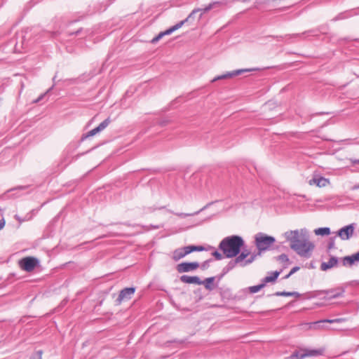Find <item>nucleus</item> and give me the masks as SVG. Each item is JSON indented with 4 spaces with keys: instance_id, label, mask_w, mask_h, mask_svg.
I'll list each match as a JSON object with an SVG mask.
<instances>
[{
    "instance_id": "nucleus-1",
    "label": "nucleus",
    "mask_w": 359,
    "mask_h": 359,
    "mask_svg": "<svg viewBox=\"0 0 359 359\" xmlns=\"http://www.w3.org/2000/svg\"><path fill=\"white\" fill-rule=\"evenodd\" d=\"M284 236L285 239L290 242V248L298 255L306 259L311 257L315 245L310 241L309 232L306 229L287 231Z\"/></svg>"
},
{
    "instance_id": "nucleus-2",
    "label": "nucleus",
    "mask_w": 359,
    "mask_h": 359,
    "mask_svg": "<svg viewBox=\"0 0 359 359\" xmlns=\"http://www.w3.org/2000/svg\"><path fill=\"white\" fill-rule=\"evenodd\" d=\"M245 245L243 238L238 235L225 237L219 245V249L222 251L226 258L236 257Z\"/></svg>"
},
{
    "instance_id": "nucleus-3",
    "label": "nucleus",
    "mask_w": 359,
    "mask_h": 359,
    "mask_svg": "<svg viewBox=\"0 0 359 359\" xmlns=\"http://www.w3.org/2000/svg\"><path fill=\"white\" fill-rule=\"evenodd\" d=\"M276 243L275 237L267 235L263 232H259L254 236V243L257 250V255L261 256L263 252L271 249V246Z\"/></svg>"
},
{
    "instance_id": "nucleus-4",
    "label": "nucleus",
    "mask_w": 359,
    "mask_h": 359,
    "mask_svg": "<svg viewBox=\"0 0 359 359\" xmlns=\"http://www.w3.org/2000/svg\"><path fill=\"white\" fill-rule=\"evenodd\" d=\"M343 294L344 290L341 287L316 291V296L321 297L322 299L326 300L336 299L342 297Z\"/></svg>"
},
{
    "instance_id": "nucleus-5",
    "label": "nucleus",
    "mask_w": 359,
    "mask_h": 359,
    "mask_svg": "<svg viewBox=\"0 0 359 359\" xmlns=\"http://www.w3.org/2000/svg\"><path fill=\"white\" fill-rule=\"evenodd\" d=\"M322 354V351L320 349H301L300 351H294L293 352L290 356V359H303L306 357H313L320 355Z\"/></svg>"
},
{
    "instance_id": "nucleus-6",
    "label": "nucleus",
    "mask_w": 359,
    "mask_h": 359,
    "mask_svg": "<svg viewBox=\"0 0 359 359\" xmlns=\"http://www.w3.org/2000/svg\"><path fill=\"white\" fill-rule=\"evenodd\" d=\"M39 264V259L34 257H26L19 261L20 269L27 272L32 271Z\"/></svg>"
},
{
    "instance_id": "nucleus-7",
    "label": "nucleus",
    "mask_w": 359,
    "mask_h": 359,
    "mask_svg": "<svg viewBox=\"0 0 359 359\" xmlns=\"http://www.w3.org/2000/svg\"><path fill=\"white\" fill-rule=\"evenodd\" d=\"M355 225V224H351L341 228L337 231V236H339L343 241L350 239L354 233Z\"/></svg>"
},
{
    "instance_id": "nucleus-8",
    "label": "nucleus",
    "mask_w": 359,
    "mask_h": 359,
    "mask_svg": "<svg viewBox=\"0 0 359 359\" xmlns=\"http://www.w3.org/2000/svg\"><path fill=\"white\" fill-rule=\"evenodd\" d=\"M135 292V287H126L121 290L117 299H116V304L120 305L122 302L130 299Z\"/></svg>"
},
{
    "instance_id": "nucleus-9",
    "label": "nucleus",
    "mask_w": 359,
    "mask_h": 359,
    "mask_svg": "<svg viewBox=\"0 0 359 359\" xmlns=\"http://www.w3.org/2000/svg\"><path fill=\"white\" fill-rule=\"evenodd\" d=\"M200 264L197 262H182L178 264L176 266V269L178 273H182L189 272L197 269Z\"/></svg>"
},
{
    "instance_id": "nucleus-10",
    "label": "nucleus",
    "mask_w": 359,
    "mask_h": 359,
    "mask_svg": "<svg viewBox=\"0 0 359 359\" xmlns=\"http://www.w3.org/2000/svg\"><path fill=\"white\" fill-rule=\"evenodd\" d=\"M111 123V119L109 117L104 120L102 122H101L98 126L96 128L92 129L91 130L88 131L86 134L83 135L81 140H83L87 137L94 136L97 133L102 131L104 129H105L109 124Z\"/></svg>"
},
{
    "instance_id": "nucleus-11",
    "label": "nucleus",
    "mask_w": 359,
    "mask_h": 359,
    "mask_svg": "<svg viewBox=\"0 0 359 359\" xmlns=\"http://www.w3.org/2000/svg\"><path fill=\"white\" fill-rule=\"evenodd\" d=\"M252 70V69H241L233 70L232 72H226V74H222V75L215 77L212 80V82H215V81H217L221 80V79H230L233 76L241 75V74H243L244 72H251Z\"/></svg>"
},
{
    "instance_id": "nucleus-12",
    "label": "nucleus",
    "mask_w": 359,
    "mask_h": 359,
    "mask_svg": "<svg viewBox=\"0 0 359 359\" xmlns=\"http://www.w3.org/2000/svg\"><path fill=\"white\" fill-rule=\"evenodd\" d=\"M344 293L346 292L349 294H356L359 290V281L358 280H351L345 283L343 286Z\"/></svg>"
},
{
    "instance_id": "nucleus-13",
    "label": "nucleus",
    "mask_w": 359,
    "mask_h": 359,
    "mask_svg": "<svg viewBox=\"0 0 359 359\" xmlns=\"http://www.w3.org/2000/svg\"><path fill=\"white\" fill-rule=\"evenodd\" d=\"M309 184L310 185H316L318 187H325L329 184V180L324 177L316 175L309 180Z\"/></svg>"
},
{
    "instance_id": "nucleus-14",
    "label": "nucleus",
    "mask_w": 359,
    "mask_h": 359,
    "mask_svg": "<svg viewBox=\"0 0 359 359\" xmlns=\"http://www.w3.org/2000/svg\"><path fill=\"white\" fill-rule=\"evenodd\" d=\"M311 34V35H316L314 30H309V31L302 32L301 34H286L285 36H270L276 39V40L278 41H283V39H290L297 38V37H300V36H302L304 34Z\"/></svg>"
},
{
    "instance_id": "nucleus-15",
    "label": "nucleus",
    "mask_w": 359,
    "mask_h": 359,
    "mask_svg": "<svg viewBox=\"0 0 359 359\" xmlns=\"http://www.w3.org/2000/svg\"><path fill=\"white\" fill-rule=\"evenodd\" d=\"M359 261V251L351 256H346L342 259V264L344 266H351L355 262Z\"/></svg>"
},
{
    "instance_id": "nucleus-16",
    "label": "nucleus",
    "mask_w": 359,
    "mask_h": 359,
    "mask_svg": "<svg viewBox=\"0 0 359 359\" xmlns=\"http://www.w3.org/2000/svg\"><path fill=\"white\" fill-rule=\"evenodd\" d=\"M180 280L184 283L202 285V280L198 276L182 275L180 276Z\"/></svg>"
},
{
    "instance_id": "nucleus-17",
    "label": "nucleus",
    "mask_w": 359,
    "mask_h": 359,
    "mask_svg": "<svg viewBox=\"0 0 359 359\" xmlns=\"http://www.w3.org/2000/svg\"><path fill=\"white\" fill-rule=\"evenodd\" d=\"M219 4L220 3L219 1H215V2L209 4L203 9H201V8L194 9L191 12V13L188 15V17L187 18H188V20H189L190 18L194 17V14L198 11H203V13H205L210 11L211 9H212L215 5H219Z\"/></svg>"
},
{
    "instance_id": "nucleus-18",
    "label": "nucleus",
    "mask_w": 359,
    "mask_h": 359,
    "mask_svg": "<svg viewBox=\"0 0 359 359\" xmlns=\"http://www.w3.org/2000/svg\"><path fill=\"white\" fill-rule=\"evenodd\" d=\"M338 264V258L336 257H331L328 262H323L320 265V269L322 271H327Z\"/></svg>"
},
{
    "instance_id": "nucleus-19",
    "label": "nucleus",
    "mask_w": 359,
    "mask_h": 359,
    "mask_svg": "<svg viewBox=\"0 0 359 359\" xmlns=\"http://www.w3.org/2000/svg\"><path fill=\"white\" fill-rule=\"evenodd\" d=\"M187 255V253L186 252V250H185L184 247L179 248L175 249L173 251L172 255V259L175 262H177L180 259H181L184 258V257H186Z\"/></svg>"
},
{
    "instance_id": "nucleus-20",
    "label": "nucleus",
    "mask_w": 359,
    "mask_h": 359,
    "mask_svg": "<svg viewBox=\"0 0 359 359\" xmlns=\"http://www.w3.org/2000/svg\"><path fill=\"white\" fill-rule=\"evenodd\" d=\"M187 22H188V18H185L184 20L177 22L176 25L172 26L171 27L166 29L165 31L162 32V33L164 36L169 35V34H172V32H174L175 31L180 29V27H182V25H184V23H186Z\"/></svg>"
},
{
    "instance_id": "nucleus-21",
    "label": "nucleus",
    "mask_w": 359,
    "mask_h": 359,
    "mask_svg": "<svg viewBox=\"0 0 359 359\" xmlns=\"http://www.w3.org/2000/svg\"><path fill=\"white\" fill-rule=\"evenodd\" d=\"M72 151L69 148H66L62 155L61 158V164H64L63 168H65L67 165H69L71 163V160H69V156L71 154Z\"/></svg>"
},
{
    "instance_id": "nucleus-22",
    "label": "nucleus",
    "mask_w": 359,
    "mask_h": 359,
    "mask_svg": "<svg viewBox=\"0 0 359 359\" xmlns=\"http://www.w3.org/2000/svg\"><path fill=\"white\" fill-rule=\"evenodd\" d=\"M270 294L269 296H271ZM273 295L277 296V297H299L301 296V294L297 292H276Z\"/></svg>"
},
{
    "instance_id": "nucleus-23",
    "label": "nucleus",
    "mask_w": 359,
    "mask_h": 359,
    "mask_svg": "<svg viewBox=\"0 0 359 359\" xmlns=\"http://www.w3.org/2000/svg\"><path fill=\"white\" fill-rule=\"evenodd\" d=\"M187 255L193 252H201L205 250V248L202 245H187L184 247Z\"/></svg>"
},
{
    "instance_id": "nucleus-24",
    "label": "nucleus",
    "mask_w": 359,
    "mask_h": 359,
    "mask_svg": "<svg viewBox=\"0 0 359 359\" xmlns=\"http://www.w3.org/2000/svg\"><path fill=\"white\" fill-rule=\"evenodd\" d=\"M215 277H209L205 278L204 280H202V285H205V287L208 290H212L214 287L212 285V283L215 280Z\"/></svg>"
},
{
    "instance_id": "nucleus-25",
    "label": "nucleus",
    "mask_w": 359,
    "mask_h": 359,
    "mask_svg": "<svg viewBox=\"0 0 359 359\" xmlns=\"http://www.w3.org/2000/svg\"><path fill=\"white\" fill-rule=\"evenodd\" d=\"M314 233L317 236H327L330 233V229L329 227H320L316 229Z\"/></svg>"
},
{
    "instance_id": "nucleus-26",
    "label": "nucleus",
    "mask_w": 359,
    "mask_h": 359,
    "mask_svg": "<svg viewBox=\"0 0 359 359\" xmlns=\"http://www.w3.org/2000/svg\"><path fill=\"white\" fill-rule=\"evenodd\" d=\"M204 208H203L201 209L200 210L196 211V212H195L194 213L174 212L173 211H171V210H170V212H171L172 214H174V215L178 216L179 217L185 218V217H190V216H194V215H198Z\"/></svg>"
},
{
    "instance_id": "nucleus-27",
    "label": "nucleus",
    "mask_w": 359,
    "mask_h": 359,
    "mask_svg": "<svg viewBox=\"0 0 359 359\" xmlns=\"http://www.w3.org/2000/svg\"><path fill=\"white\" fill-rule=\"evenodd\" d=\"M264 287V283H261L259 285L249 287L248 290L250 291V293H256Z\"/></svg>"
},
{
    "instance_id": "nucleus-28",
    "label": "nucleus",
    "mask_w": 359,
    "mask_h": 359,
    "mask_svg": "<svg viewBox=\"0 0 359 359\" xmlns=\"http://www.w3.org/2000/svg\"><path fill=\"white\" fill-rule=\"evenodd\" d=\"M343 321V319L341 318H335V319H325L320 321L315 322L313 324L317 325L318 323H339Z\"/></svg>"
},
{
    "instance_id": "nucleus-29",
    "label": "nucleus",
    "mask_w": 359,
    "mask_h": 359,
    "mask_svg": "<svg viewBox=\"0 0 359 359\" xmlns=\"http://www.w3.org/2000/svg\"><path fill=\"white\" fill-rule=\"evenodd\" d=\"M337 238V236L334 237H330L327 244V251L330 252L332 249L336 248L335 247V240Z\"/></svg>"
},
{
    "instance_id": "nucleus-30",
    "label": "nucleus",
    "mask_w": 359,
    "mask_h": 359,
    "mask_svg": "<svg viewBox=\"0 0 359 359\" xmlns=\"http://www.w3.org/2000/svg\"><path fill=\"white\" fill-rule=\"evenodd\" d=\"M274 259L283 263H288L290 261L287 255L285 254H281L280 255L275 257Z\"/></svg>"
},
{
    "instance_id": "nucleus-31",
    "label": "nucleus",
    "mask_w": 359,
    "mask_h": 359,
    "mask_svg": "<svg viewBox=\"0 0 359 359\" xmlns=\"http://www.w3.org/2000/svg\"><path fill=\"white\" fill-rule=\"evenodd\" d=\"M257 256H259L257 255V252L256 254L252 255L249 259H245L244 263L241 264V266H246L248 264H251L255 259Z\"/></svg>"
},
{
    "instance_id": "nucleus-32",
    "label": "nucleus",
    "mask_w": 359,
    "mask_h": 359,
    "mask_svg": "<svg viewBox=\"0 0 359 359\" xmlns=\"http://www.w3.org/2000/svg\"><path fill=\"white\" fill-rule=\"evenodd\" d=\"M236 258L233 260V262H235V264L237 265L238 264H240L241 265V264L244 263L245 262V258L242 257L241 255H240L239 254L235 257Z\"/></svg>"
},
{
    "instance_id": "nucleus-33",
    "label": "nucleus",
    "mask_w": 359,
    "mask_h": 359,
    "mask_svg": "<svg viewBox=\"0 0 359 359\" xmlns=\"http://www.w3.org/2000/svg\"><path fill=\"white\" fill-rule=\"evenodd\" d=\"M236 258L233 260V262H235V264L237 265L238 264H240L241 265V264L244 263L245 262V258L242 257L241 255H240L239 254L235 257Z\"/></svg>"
},
{
    "instance_id": "nucleus-34",
    "label": "nucleus",
    "mask_w": 359,
    "mask_h": 359,
    "mask_svg": "<svg viewBox=\"0 0 359 359\" xmlns=\"http://www.w3.org/2000/svg\"><path fill=\"white\" fill-rule=\"evenodd\" d=\"M282 271H272L271 272V275L269 276L271 280H273V282H275L276 280V279L278 278V277L279 276V275L280 274Z\"/></svg>"
},
{
    "instance_id": "nucleus-35",
    "label": "nucleus",
    "mask_w": 359,
    "mask_h": 359,
    "mask_svg": "<svg viewBox=\"0 0 359 359\" xmlns=\"http://www.w3.org/2000/svg\"><path fill=\"white\" fill-rule=\"evenodd\" d=\"M42 354L43 351L41 350H39L31 356L30 359H42Z\"/></svg>"
},
{
    "instance_id": "nucleus-36",
    "label": "nucleus",
    "mask_w": 359,
    "mask_h": 359,
    "mask_svg": "<svg viewBox=\"0 0 359 359\" xmlns=\"http://www.w3.org/2000/svg\"><path fill=\"white\" fill-rule=\"evenodd\" d=\"M53 88V86L51 88H50L46 93H44L41 94V95H39L38 97V98L34 101V102L38 103V102H41L45 97L46 94L51 90V89Z\"/></svg>"
},
{
    "instance_id": "nucleus-37",
    "label": "nucleus",
    "mask_w": 359,
    "mask_h": 359,
    "mask_svg": "<svg viewBox=\"0 0 359 359\" xmlns=\"http://www.w3.org/2000/svg\"><path fill=\"white\" fill-rule=\"evenodd\" d=\"M347 17H348V14L346 13H341L339 15H337L333 19V20L337 21V20H343V19L346 18Z\"/></svg>"
},
{
    "instance_id": "nucleus-38",
    "label": "nucleus",
    "mask_w": 359,
    "mask_h": 359,
    "mask_svg": "<svg viewBox=\"0 0 359 359\" xmlns=\"http://www.w3.org/2000/svg\"><path fill=\"white\" fill-rule=\"evenodd\" d=\"M231 271L227 265L224 266L222 269V273L219 276V279H221L223 276H224L227 273Z\"/></svg>"
},
{
    "instance_id": "nucleus-39",
    "label": "nucleus",
    "mask_w": 359,
    "mask_h": 359,
    "mask_svg": "<svg viewBox=\"0 0 359 359\" xmlns=\"http://www.w3.org/2000/svg\"><path fill=\"white\" fill-rule=\"evenodd\" d=\"M231 271L227 265L224 266L222 269V273L219 276V279H221L223 276H224L227 273Z\"/></svg>"
},
{
    "instance_id": "nucleus-40",
    "label": "nucleus",
    "mask_w": 359,
    "mask_h": 359,
    "mask_svg": "<svg viewBox=\"0 0 359 359\" xmlns=\"http://www.w3.org/2000/svg\"><path fill=\"white\" fill-rule=\"evenodd\" d=\"M163 36H164V35L163 34L162 32H160L156 36L154 37L151 41V43H156L157 41H158Z\"/></svg>"
},
{
    "instance_id": "nucleus-41",
    "label": "nucleus",
    "mask_w": 359,
    "mask_h": 359,
    "mask_svg": "<svg viewBox=\"0 0 359 359\" xmlns=\"http://www.w3.org/2000/svg\"><path fill=\"white\" fill-rule=\"evenodd\" d=\"M212 262V259H208L202 263L201 267L203 270H205L209 267L210 262Z\"/></svg>"
},
{
    "instance_id": "nucleus-42",
    "label": "nucleus",
    "mask_w": 359,
    "mask_h": 359,
    "mask_svg": "<svg viewBox=\"0 0 359 359\" xmlns=\"http://www.w3.org/2000/svg\"><path fill=\"white\" fill-rule=\"evenodd\" d=\"M187 341V339H175L172 341H167L166 343L168 344V343H176V344H182L184 343H185Z\"/></svg>"
},
{
    "instance_id": "nucleus-43",
    "label": "nucleus",
    "mask_w": 359,
    "mask_h": 359,
    "mask_svg": "<svg viewBox=\"0 0 359 359\" xmlns=\"http://www.w3.org/2000/svg\"><path fill=\"white\" fill-rule=\"evenodd\" d=\"M241 252L239 253L240 255H241L242 257H245V259L248 257V255H250V251L248 250H246V249H243L242 251L241 250Z\"/></svg>"
},
{
    "instance_id": "nucleus-44",
    "label": "nucleus",
    "mask_w": 359,
    "mask_h": 359,
    "mask_svg": "<svg viewBox=\"0 0 359 359\" xmlns=\"http://www.w3.org/2000/svg\"><path fill=\"white\" fill-rule=\"evenodd\" d=\"M212 255L215 257V258L217 259V260H220L222 259V255L220 252H219L218 251H215L212 252Z\"/></svg>"
},
{
    "instance_id": "nucleus-45",
    "label": "nucleus",
    "mask_w": 359,
    "mask_h": 359,
    "mask_svg": "<svg viewBox=\"0 0 359 359\" xmlns=\"http://www.w3.org/2000/svg\"><path fill=\"white\" fill-rule=\"evenodd\" d=\"M273 280H271V278L268 276H266L264 277L262 280V283H264V286L266 285V284L267 283H273Z\"/></svg>"
},
{
    "instance_id": "nucleus-46",
    "label": "nucleus",
    "mask_w": 359,
    "mask_h": 359,
    "mask_svg": "<svg viewBox=\"0 0 359 359\" xmlns=\"http://www.w3.org/2000/svg\"><path fill=\"white\" fill-rule=\"evenodd\" d=\"M236 264H235V262H233V260H231L228 264H227V266L231 269L232 270L233 269H234L236 267Z\"/></svg>"
},
{
    "instance_id": "nucleus-47",
    "label": "nucleus",
    "mask_w": 359,
    "mask_h": 359,
    "mask_svg": "<svg viewBox=\"0 0 359 359\" xmlns=\"http://www.w3.org/2000/svg\"><path fill=\"white\" fill-rule=\"evenodd\" d=\"M14 218L18 220L20 224L26 220H27L28 219H26V218H22L20 217L18 215H15L14 216Z\"/></svg>"
},
{
    "instance_id": "nucleus-48",
    "label": "nucleus",
    "mask_w": 359,
    "mask_h": 359,
    "mask_svg": "<svg viewBox=\"0 0 359 359\" xmlns=\"http://www.w3.org/2000/svg\"><path fill=\"white\" fill-rule=\"evenodd\" d=\"M82 30H83V29H82V28H80V29H79L78 30H76V32H69V33L68 34V35H69V36H73V35H76V36H77V35H79V34L82 32Z\"/></svg>"
},
{
    "instance_id": "nucleus-49",
    "label": "nucleus",
    "mask_w": 359,
    "mask_h": 359,
    "mask_svg": "<svg viewBox=\"0 0 359 359\" xmlns=\"http://www.w3.org/2000/svg\"><path fill=\"white\" fill-rule=\"evenodd\" d=\"M6 222L4 217L0 219V230L2 229L5 226Z\"/></svg>"
},
{
    "instance_id": "nucleus-50",
    "label": "nucleus",
    "mask_w": 359,
    "mask_h": 359,
    "mask_svg": "<svg viewBox=\"0 0 359 359\" xmlns=\"http://www.w3.org/2000/svg\"><path fill=\"white\" fill-rule=\"evenodd\" d=\"M299 269H300V268H299V266H294V267H293V268L291 269V271H290V274H292V275L293 273H296L297 271H299Z\"/></svg>"
},
{
    "instance_id": "nucleus-51",
    "label": "nucleus",
    "mask_w": 359,
    "mask_h": 359,
    "mask_svg": "<svg viewBox=\"0 0 359 359\" xmlns=\"http://www.w3.org/2000/svg\"><path fill=\"white\" fill-rule=\"evenodd\" d=\"M266 1L267 0H256V4H265L266 3Z\"/></svg>"
},
{
    "instance_id": "nucleus-52",
    "label": "nucleus",
    "mask_w": 359,
    "mask_h": 359,
    "mask_svg": "<svg viewBox=\"0 0 359 359\" xmlns=\"http://www.w3.org/2000/svg\"><path fill=\"white\" fill-rule=\"evenodd\" d=\"M27 187H22V186H20V187H15L14 189H12V191H15V190H18V189H26Z\"/></svg>"
},
{
    "instance_id": "nucleus-53",
    "label": "nucleus",
    "mask_w": 359,
    "mask_h": 359,
    "mask_svg": "<svg viewBox=\"0 0 359 359\" xmlns=\"http://www.w3.org/2000/svg\"><path fill=\"white\" fill-rule=\"evenodd\" d=\"M292 276V274H290V273H289L288 274H287L285 276H284V279H287L289 278L290 276Z\"/></svg>"
},
{
    "instance_id": "nucleus-54",
    "label": "nucleus",
    "mask_w": 359,
    "mask_h": 359,
    "mask_svg": "<svg viewBox=\"0 0 359 359\" xmlns=\"http://www.w3.org/2000/svg\"><path fill=\"white\" fill-rule=\"evenodd\" d=\"M239 1H241V2H248L250 1V0H238Z\"/></svg>"
},
{
    "instance_id": "nucleus-55",
    "label": "nucleus",
    "mask_w": 359,
    "mask_h": 359,
    "mask_svg": "<svg viewBox=\"0 0 359 359\" xmlns=\"http://www.w3.org/2000/svg\"><path fill=\"white\" fill-rule=\"evenodd\" d=\"M152 228L154 229H157L159 228V226H152Z\"/></svg>"
},
{
    "instance_id": "nucleus-56",
    "label": "nucleus",
    "mask_w": 359,
    "mask_h": 359,
    "mask_svg": "<svg viewBox=\"0 0 359 359\" xmlns=\"http://www.w3.org/2000/svg\"><path fill=\"white\" fill-rule=\"evenodd\" d=\"M78 157H79V156H74V157H73V158H74V160H76V159L78 158Z\"/></svg>"
},
{
    "instance_id": "nucleus-57",
    "label": "nucleus",
    "mask_w": 359,
    "mask_h": 359,
    "mask_svg": "<svg viewBox=\"0 0 359 359\" xmlns=\"http://www.w3.org/2000/svg\"><path fill=\"white\" fill-rule=\"evenodd\" d=\"M354 163H359V160H355V161H354Z\"/></svg>"
}]
</instances>
